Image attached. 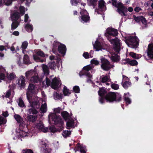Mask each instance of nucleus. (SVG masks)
I'll list each match as a JSON object with an SVG mask.
<instances>
[{
    "label": "nucleus",
    "instance_id": "obj_1",
    "mask_svg": "<svg viewBox=\"0 0 153 153\" xmlns=\"http://www.w3.org/2000/svg\"><path fill=\"white\" fill-rule=\"evenodd\" d=\"M106 31L105 35L107 36L108 40L111 44L113 45L114 51L119 53L120 50L121 44L120 40L116 37L118 34V31L114 28L110 27H108Z\"/></svg>",
    "mask_w": 153,
    "mask_h": 153
},
{
    "label": "nucleus",
    "instance_id": "obj_2",
    "mask_svg": "<svg viewBox=\"0 0 153 153\" xmlns=\"http://www.w3.org/2000/svg\"><path fill=\"white\" fill-rule=\"evenodd\" d=\"M125 39L126 44L131 48H136L139 45V40L136 36H130Z\"/></svg>",
    "mask_w": 153,
    "mask_h": 153
},
{
    "label": "nucleus",
    "instance_id": "obj_3",
    "mask_svg": "<svg viewBox=\"0 0 153 153\" xmlns=\"http://www.w3.org/2000/svg\"><path fill=\"white\" fill-rule=\"evenodd\" d=\"M49 121H51L54 122L53 124H64L63 120L59 115H57L55 113H52L48 115Z\"/></svg>",
    "mask_w": 153,
    "mask_h": 153
},
{
    "label": "nucleus",
    "instance_id": "obj_4",
    "mask_svg": "<svg viewBox=\"0 0 153 153\" xmlns=\"http://www.w3.org/2000/svg\"><path fill=\"white\" fill-rule=\"evenodd\" d=\"M61 115L64 120L66 122V124H74V119L72 118V114L69 113L66 111H63L61 113Z\"/></svg>",
    "mask_w": 153,
    "mask_h": 153
},
{
    "label": "nucleus",
    "instance_id": "obj_5",
    "mask_svg": "<svg viewBox=\"0 0 153 153\" xmlns=\"http://www.w3.org/2000/svg\"><path fill=\"white\" fill-rule=\"evenodd\" d=\"M101 68L104 71H109L111 68H113V66H114V65H112L110 64V62L105 58L101 59Z\"/></svg>",
    "mask_w": 153,
    "mask_h": 153
},
{
    "label": "nucleus",
    "instance_id": "obj_6",
    "mask_svg": "<svg viewBox=\"0 0 153 153\" xmlns=\"http://www.w3.org/2000/svg\"><path fill=\"white\" fill-rule=\"evenodd\" d=\"M80 20L83 23H89L90 21V18L89 13L85 10H82L80 12Z\"/></svg>",
    "mask_w": 153,
    "mask_h": 153
},
{
    "label": "nucleus",
    "instance_id": "obj_7",
    "mask_svg": "<svg viewBox=\"0 0 153 153\" xmlns=\"http://www.w3.org/2000/svg\"><path fill=\"white\" fill-rule=\"evenodd\" d=\"M35 85L33 84L30 83L26 92L27 97L30 103V102L33 95L35 94Z\"/></svg>",
    "mask_w": 153,
    "mask_h": 153
},
{
    "label": "nucleus",
    "instance_id": "obj_8",
    "mask_svg": "<svg viewBox=\"0 0 153 153\" xmlns=\"http://www.w3.org/2000/svg\"><path fill=\"white\" fill-rule=\"evenodd\" d=\"M25 77L22 75H21L16 80V83L19 89L22 90L25 87Z\"/></svg>",
    "mask_w": 153,
    "mask_h": 153
},
{
    "label": "nucleus",
    "instance_id": "obj_9",
    "mask_svg": "<svg viewBox=\"0 0 153 153\" xmlns=\"http://www.w3.org/2000/svg\"><path fill=\"white\" fill-rule=\"evenodd\" d=\"M116 11L118 12L121 16H127L126 13L127 12V7L125 6L121 3L118 5Z\"/></svg>",
    "mask_w": 153,
    "mask_h": 153
},
{
    "label": "nucleus",
    "instance_id": "obj_10",
    "mask_svg": "<svg viewBox=\"0 0 153 153\" xmlns=\"http://www.w3.org/2000/svg\"><path fill=\"white\" fill-rule=\"evenodd\" d=\"M39 56L42 57H45V54L41 50H39L36 53V54L33 55L34 60L37 62H43L45 60V59H41Z\"/></svg>",
    "mask_w": 153,
    "mask_h": 153
},
{
    "label": "nucleus",
    "instance_id": "obj_11",
    "mask_svg": "<svg viewBox=\"0 0 153 153\" xmlns=\"http://www.w3.org/2000/svg\"><path fill=\"white\" fill-rule=\"evenodd\" d=\"M116 97L115 93L110 91L106 95L105 99L108 102H113L115 100Z\"/></svg>",
    "mask_w": 153,
    "mask_h": 153
},
{
    "label": "nucleus",
    "instance_id": "obj_12",
    "mask_svg": "<svg viewBox=\"0 0 153 153\" xmlns=\"http://www.w3.org/2000/svg\"><path fill=\"white\" fill-rule=\"evenodd\" d=\"M61 84L60 81L56 77H55L52 80L51 86L52 88L54 89H56L59 88Z\"/></svg>",
    "mask_w": 153,
    "mask_h": 153
},
{
    "label": "nucleus",
    "instance_id": "obj_13",
    "mask_svg": "<svg viewBox=\"0 0 153 153\" xmlns=\"http://www.w3.org/2000/svg\"><path fill=\"white\" fill-rule=\"evenodd\" d=\"M58 51L59 53L64 56L66 51V46L64 44L60 43L58 46Z\"/></svg>",
    "mask_w": 153,
    "mask_h": 153
},
{
    "label": "nucleus",
    "instance_id": "obj_14",
    "mask_svg": "<svg viewBox=\"0 0 153 153\" xmlns=\"http://www.w3.org/2000/svg\"><path fill=\"white\" fill-rule=\"evenodd\" d=\"M2 114L4 117L0 115V124H5L7 121L5 117H7L9 114L8 111H6L3 113Z\"/></svg>",
    "mask_w": 153,
    "mask_h": 153
},
{
    "label": "nucleus",
    "instance_id": "obj_15",
    "mask_svg": "<svg viewBox=\"0 0 153 153\" xmlns=\"http://www.w3.org/2000/svg\"><path fill=\"white\" fill-rule=\"evenodd\" d=\"M30 81L33 83H38L40 82L42 80H41L39 77L38 76V74L36 73L33 76L31 77V78L29 80Z\"/></svg>",
    "mask_w": 153,
    "mask_h": 153
},
{
    "label": "nucleus",
    "instance_id": "obj_16",
    "mask_svg": "<svg viewBox=\"0 0 153 153\" xmlns=\"http://www.w3.org/2000/svg\"><path fill=\"white\" fill-rule=\"evenodd\" d=\"M147 53L148 57L150 59H153V44L150 46L148 45Z\"/></svg>",
    "mask_w": 153,
    "mask_h": 153
},
{
    "label": "nucleus",
    "instance_id": "obj_17",
    "mask_svg": "<svg viewBox=\"0 0 153 153\" xmlns=\"http://www.w3.org/2000/svg\"><path fill=\"white\" fill-rule=\"evenodd\" d=\"M36 73L34 71L32 70L27 71L25 73V77L27 79L29 80L31 77L34 75Z\"/></svg>",
    "mask_w": 153,
    "mask_h": 153
},
{
    "label": "nucleus",
    "instance_id": "obj_18",
    "mask_svg": "<svg viewBox=\"0 0 153 153\" xmlns=\"http://www.w3.org/2000/svg\"><path fill=\"white\" fill-rule=\"evenodd\" d=\"M107 92L106 90V88L104 87L100 88L98 91V94L99 96H105Z\"/></svg>",
    "mask_w": 153,
    "mask_h": 153
},
{
    "label": "nucleus",
    "instance_id": "obj_19",
    "mask_svg": "<svg viewBox=\"0 0 153 153\" xmlns=\"http://www.w3.org/2000/svg\"><path fill=\"white\" fill-rule=\"evenodd\" d=\"M105 3L103 0H101L99 1L98 7L99 10L103 11L105 10L104 7L105 6Z\"/></svg>",
    "mask_w": 153,
    "mask_h": 153
},
{
    "label": "nucleus",
    "instance_id": "obj_20",
    "mask_svg": "<svg viewBox=\"0 0 153 153\" xmlns=\"http://www.w3.org/2000/svg\"><path fill=\"white\" fill-rule=\"evenodd\" d=\"M20 18V15L19 12L16 11L11 16L12 21H18L17 20Z\"/></svg>",
    "mask_w": 153,
    "mask_h": 153
},
{
    "label": "nucleus",
    "instance_id": "obj_21",
    "mask_svg": "<svg viewBox=\"0 0 153 153\" xmlns=\"http://www.w3.org/2000/svg\"><path fill=\"white\" fill-rule=\"evenodd\" d=\"M27 118L28 121L33 123L37 120V116L28 114L27 116Z\"/></svg>",
    "mask_w": 153,
    "mask_h": 153
},
{
    "label": "nucleus",
    "instance_id": "obj_22",
    "mask_svg": "<svg viewBox=\"0 0 153 153\" xmlns=\"http://www.w3.org/2000/svg\"><path fill=\"white\" fill-rule=\"evenodd\" d=\"M94 48L95 49V51H98L102 48V46L100 42L96 40L94 44H93Z\"/></svg>",
    "mask_w": 153,
    "mask_h": 153
},
{
    "label": "nucleus",
    "instance_id": "obj_23",
    "mask_svg": "<svg viewBox=\"0 0 153 153\" xmlns=\"http://www.w3.org/2000/svg\"><path fill=\"white\" fill-rule=\"evenodd\" d=\"M35 127L37 128L44 132H46L48 131V127H45L44 125H36Z\"/></svg>",
    "mask_w": 153,
    "mask_h": 153
},
{
    "label": "nucleus",
    "instance_id": "obj_24",
    "mask_svg": "<svg viewBox=\"0 0 153 153\" xmlns=\"http://www.w3.org/2000/svg\"><path fill=\"white\" fill-rule=\"evenodd\" d=\"M128 61H127V62L128 63V64L131 66H136L138 64V62L136 60H131L128 58Z\"/></svg>",
    "mask_w": 153,
    "mask_h": 153
},
{
    "label": "nucleus",
    "instance_id": "obj_25",
    "mask_svg": "<svg viewBox=\"0 0 153 153\" xmlns=\"http://www.w3.org/2000/svg\"><path fill=\"white\" fill-rule=\"evenodd\" d=\"M25 28L26 30L29 33L31 32L33 30V25L29 24H26Z\"/></svg>",
    "mask_w": 153,
    "mask_h": 153
},
{
    "label": "nucleus",
    "instance_id": "obj_26",
    "mask_svg": "<svg viewBox=\"0 0 153 153\" xmlns=\"http://www.w3.org/2000/svg\"><path fill=\"white\" fill-rule=\"evenodd\" d=\"M42 69L44 74L47 76L49 74V68L48 66L45 65H43L42 66Z\"/></svg>",
    "mask_w": 153,
    "mask_h": 153
},
{
    "label": "nucleus",
    "instance_id": "obj_27",
    "mask_svg": "<svg viewBox=\"0 0 153 153\" xmlns=\"http://www.w3.org/2000/svg\"><path fill=\"white\" fill-rule=\"evenodd\" d=\"M77 146L78 147V150H80V152L81 153H86L85 147V146H83L81 145L79 143L77 144Z\"/></svg>",
    "mask_w": 153,
    "mask_h": 153
},
{
    "label": "nucleus",
    "instance_id": "obj_28",
    "mask_svg": "<svg viewBox=\"0 0 153 153\" xmlns=\"http://www.w3.org/2000/svg\"><path fill=\"white\" fill-rule=\"evenodd\" d=\"M111 59L114 62H118L120 59V56L117 54H115L114 55H112Z\"/></svg>",
    "mask_w": 153,
    "mask_h": 153
},
{
    "label": "nucleus",
    "instance_id": "obj_29",
    "mask_svg": "<svg viewBox=\"0 0 153 153\" xmlns=\"http://www.w3.org/2000/svg\"><path fill=\"white\" fill-rule=\"evenodd\" d=\"M79 75L81 76L83 75H85L88 78H91L92 77V75L88 72H84L83 71H80L79 73Z\"/></svg>",
    "mask_w": 153,
    "mask_h": 153
},
{
    "label": "nucleus",
    "instance_id": "obj_30",
    "mask_svg": "<svg viewBox=\"0 0 153 153\" xmlns=\"http://www.w3.org/2000/svg\"><path fill=\"white\" fill-rule=\"evenodd\" d=\"M19 22L18 21H13L11 24V29L13 30L16 28L19 24Z\"/></svg>",
    "mask_w": 153,
    "mask_h": 153
},
{
    "label": "nucleus",
    "instance_id": "obj_31",
    "mask_svg": "<svg viewBox=\"0 0 153 153\" xmlns=\"http://www.w3.org/2000/svg\"><path fill=\"white\" fill-rule=\"evenodd\" d=\"M88 4L90 6H93L94 8L96 6L98 0H87Z\"/></svg>",
    "mask_w": 153,
    "mask_h": 153
},
{
    "label": "nucleus",
    "instance_id": "obj_32",
    "mask_svg": "<svg viewBox=\"0 0 153 153\" xmlns=\"http://www.w3.org/2000/svg\"><path fill=\"white\" fill-rule=\"evenodd\" d=\"M23 61L24 64H29L30 63L29 56L27 54H25L24 56Z\"/></svg>",
    "mask_w": 153,
    "mask_h": 153
},
{
    "label": "nucleus",
    "instance_id": "obj_33",
    "mask_svg": "<svg viewBox=\"0 0 153 153\" xmlns=\"http://www.w3.org/2000/svg\"><path fill=\"white\" fill-rule=\"evenodd\" d=\"M7 78L10 80H12L16 77V75L13 73H7Z\"/></svg>",
    "mask_w": 153,
    "mask_h": 153
},
{
    "label": "nucleus",
    "instance_id": "obj_34",
    "mask_svg": "<svg viewBox=\"0 0 153 153\" xmlns=\"http://www.w3.org/2000/svg\"><path fill=\"white\" fill-rule=\"evenodd\" d=\"M49 67L51 69L54 70L56 67V64L54 61L48 63Z\"/></svg>",
    "mask_w": 153,
    "mask_h": 153
},
{
    "label": "nucleus",
    "instance_id": "obj_35",
    "mask_svg": "<svg viewBox=\"0 0 153 153\" xmlns=\"http://www.w3.org/2000/svg\"><path fill=\"white\" fill-rule=\"evenodd\" d=\"M14 117L16 121L19 123H20L23 121L22 118L19 114H15Z\"/></svg>",
    "mask_w": 153,
    "mask_h": 153
},
{
    "label": "nucleus",
    "instance_id": "obj_36",
    "mask_svg": "<svg viewBox=\"0 0 153 153\" xmlns=\"http://www.w3.org/2000/svg\"><path fill=\"white\" fill-rule=\"evenodd\" d=\"M92 69V67L90 65H88L87 66H84L82 68V70L81 71H83L84 72H88L89 71L91 70Z\"/></svg>",
    "mask_w": 153,
    "mask_h": 153
},
{
    "label": "nucleus",
    "instance_id": "obj_37",
    "mask_svg": "<svg viewBox=\"0 0 153 153\" xmlns=\"http://www.w3.org/2000/svg\"><path fill=\"white\" fill-rule=\"evenodd\" d=\"M63 93L65 96L69 95L71 93L69 91V90L67 88L66 86H64L63 91Z\"/></svg>",
    "mask_w": 153,
    "mask_h": 153
},
{
    "label": "nucleus",
    "instance_id": "obj_38",
    "mask_svg": "<svg viewBox=\"0 0 153 153\" xmlns=\"http://www.w3.org/2000/svg\"><path fill=\"white\" fill-rule=\"evenodd\" d=\"M71 134L70 131H63L62 133V135L64 138H66L69 137Z\"/></svg>",
    "mask_w": 153,
    "mask_h": 153
},
{
    "label": "nucleus",
    "instance_id": "obj_39",
    "mask_svg": "<svg viewBox=\"0 0 153 153\" xmlns=\"http://www.w3.org/2000/svg\"><path fill=\"white\" fill-rule=\"evenodd\" d=\"M129 55L134 59H138L140 58L138 54L133 52H131L129 53Z\"/></svg>",
    "mask_w": 153,
    "mask_h": 153
},
{
    "label": "nucleus",
    "instance_id": "obj_40",
    "mask_svg": "<svg viewBox=\"0 0 153 153\" xmlns=\"http://www.w3.org/2000/svg\"><path fill=\"white\" fill-rule=\"evenodd\" d=\"M131 83L129 81H126L122 85L123 87L125 89H127L131 86Z\"/></svg>",
    "mask_w": 153,
    "mask_h": 153
},
{
    "label": "nucleus",
    "instance_id": "obj_41",
    "mask_svg": "<svg viewBox=\"0 0 153 153\" xmlns=\"http://www.w3.org/2000/svg\"><path fill=\"white\" fill-rule=\"evenodd\" d=\"M116 97L115 100L114 101L117 102H119L122 100V97L121 95L118 93H116Z\"/></svg>",
    "mask_w": 153,
    "mask_h": 153
},
{
    "label": "nucleus",
    "instance_id": "obj_42",
    "mask_svg": "<svg viewBox=\"0 0 153 153\" xmlns=\"http://www.w3.org/2000/svg\"><path fill=\"white\" fill-rule=\"evenodd\" d=\"M18 105L19 107L21 108L25 107L23 100L21 97L19 98V99Z\"/></svg>",
    "mask_w": 153,
    "mask_h": 153
},
{
    "label": "nucleus",
    "instance_id": "obj_43",
    "mask_svg": "<svg viewBox=\"0 0 153 153\" xmlns=\"http://www.w3.org/2000/svg\"><path fill=\"white\" fill-rule=\"evenodd\" d=\"M53 96L54 97L55 100H60L62 99V96L60 94H59L57 92H55L53 94Z\"/></svg>",
    "mask_w": 153,
    "mask_h": 153
},
{
    "label": "nucleus",
    "instance_id": "obj_44",
    "mask_svg": "<svg viewBox=\"0 0 153 153\" xmlns=\"http://www.w3.org/2000/svg\"><path fill=\"white\" fill-rule=\"evenodd\" d=\"M28 112L30 114H36L37 113V111L34 108H30L28 110Z\"/></svg>",
    "mask_w": 153,
    "mask_h": 153
},
{
    "label": "nucleus",
    "instance_id": "obj_45",
    "mask_svg": "<svg viewBox=\"0 0 153 153\" xmlns=\"http://www.w3.org/2000/svg\"><path fill=\"white\" fill-rule=\"evenodd\" d=\"M43 153H51V149L49 148L46 147V148H42V150Z\"/></svg>",
    "mask_w": 153,
    "mask_h": 153
},
{
    "label": "nucleus",
    "instance_id": "obj_46",
    "mask_svg": "<svg viewBox=\"0 0 153 153\" xmlns=\"http://www.w3.org/2000/svg\"><path fill=\"white\" fill-rule=\"evenodd\" d=\"M123 98L124 100L126 102L127 104H130L131 103V101L130 99L128 97H127L126 96H124Z\"/></svg>",
    "mask_w": 153,
    "mask_h": 153
},
{
    "label": "nucleus",
    "instance_id": "obj_47",
    "mask_svg": "<svg viewBox=\"0 0 153 153\" xmlns=\"http://www.w3.org/2000/svg\"><path fill=\"white\" fill-rule=\"evenodd\" d=\"M111 2L113 6H114L115 7L117 8L118 5L120 3H121L122 2L117 1V0H111Z\"/></svg>",
    "mask_w": 153,
    "mask_h": 153
},
{
    "label": "nucleus",
    "instance_id": "obj_48",
    "mask_svg": "<svg viewBox=\"0 0 153 153\" xmlns=\"http://www.w3.org/2000/svg\"><path fill=\"white\" fill-rule=\"evenodd\" d=\"M73 91L76 93H78L80 92V88L77 85L74 86L73 88Z\"/></svg>",
    "mask_w": 153,
    "mask_h": 153
},
{
    "label": "nucleus",
    "instance_id": "obj_49",
    "mask_svg": "<svg viewBox=\"0 0 153 153\" xmlns=\"http://www.w3.org/2000/svg\"><path fill=\"white\" fill-rule=\"evenodd\" d=\"M133 16L134 19L137 22H139L141 21V17L142 16H139L136 17L135 15H133Z\"/></svg>",
    "mask_w": 153,
    "mask_h": 153
},
{
    "label": "nucleus",
    "instance_id": "obj_50",
    "mask_svg": "<svg viewBox=\"0 0 153 153\" xmlns=\"http://www.w3.org/2000/svg\"><path fill=\"white\" fill-rule=\"evenodd\" d=\"M28 43L27 41L23 42L21 48L22 50L25 49L27 47Z\"/></svg>",
    "mask_w": 153,
    "mask_h": 153
},
{
    "label": "nucleus",
    "instance_id": "obj_51",
    "mask_svg": "<svg viewBox=\"0 0 153 153\" xmlns=\"http://www.w3.org/2000/svg\"><path fill=\"white\" fill-rule=\"evenodd\" d=\"M49 129L52 132H55L58 131V129L55 128L53 125L50 126Z\"/></svg>",
    "mask_w": 153,
    "mask_h": 153
},
{
    "label": "nucleus",
    "instance_id": "obj_52",
    "mask_svg": "<svg viewBox=\"0 0 153 153\" xmlns=\"http://www.w3.org/2000/svg\"><path fill=\"white\" fill-rule=\"evenodd\" d=\"M81 0H71V2L72 5L76 6L77 4L80 3Z\"/></svg>",
    "mask_w": 153,
    "mask_h": 153
},
{
    "label": "nucleus",
    "instance_id": "obj_53",
    "mask_svg": "<svg viewBox=\"0 0 153 153\" xmlns=\"http://www.w3.org/2000/svg\"><path fill=\"white\" fill-rule=\"evenodd\" d=\"M47 107L46 105H42L41 106L40 110L42 112L45 113L46 111Z\"/></svg>",
    "mask_w": 153,
    "mask_h": 153
},
{
    "label": "nucleus",
    "instance_id": "obj_54",
    "mask_svg": "<svg viewBox=\"0 0 153 153\" xmlns=\"http://www.w3.org/2000/svg\"><path fill=\"white\" fill-rule=\"evenodd\" d=\"M7 77L3 73H0V79L6 81Z\"/></svg>",
    "mask_w": 153,
    "mask_h": 153
},
{
    "label": "nucleus",
    "instance_id": "obj_55",
    "mask_svg": "<svg viewBox=\"0 0 153 153\" xmlns=\"http://www.w3.org/2000/svg\"><path fill=\"white\" fill-rule=\"evenodd\" d=\"M111 88L114 90H117L119 89V86L117 84L113 83L111 85Z\"/></svg>",
    "mask_w": 153,
    "mask_h": 153
},
{
    "label": "nucleus",
    "instance_id": "obj_56",
    "mask_svg": "<svg viewBox=\"0 0 153 153\" xmlns=\"http://www.w3.org/2000/svg\"><path fill=\"white\" fill-rule=\"evenodd\" d=\"M19 8L21 14L23 15L25 13V8L24 7L21 6Z\"/></svg>",
    "mask_w": 153,
    "mask_h": 153
},
{
    "label": "nucleus",
    "instance_id": "obj_57",
    "mask_svg": "<svg viewBox=\"0 0 153 153\" xmlns=\"http://www.w3.org/2000/svg\"><path fill=\"white\" fill-rule=\"evenodd\" d=\"M105 99V96H100L99 98V102L101 104H103L104 103V100Z\"/></svg>",
    "mask_w": 153,
    "mask_h": 153
},
{
    "label": "nucleus",
    "instance_id": "obj_58",
    "mask_svg": "<svg viewBox=\"0 0 153 153\" xmlns=\"http://www.w3.org/2000/svg\"><path fill=\"white\" fill-rule=\"evenodd\" d=\"M40 143L41 145H42V146L41 147V150H42V148H46L47 147L48 144H46L45 142H44L43 141H41Z\"/></svg>",
    "mask_w": 153,
    "mask_h": 153
},
{
    "label": "nucleus",
    "instance_id": "obj_59",
    "mask_svg": "<svg viewBox=\"0 0 153 153\" xmlns=\"http://www.w3.org/2000/svg\"><path fill=\"white\" fill-rule=\"evenodd\" d=\"M141 18V22L144 25H146L147 21L145 18L142 16Z\"/></svg>",
    "mask_w": 153,
    "mask_h": 153
},
{
    "label": "nucleus",
    "instance_id": "obj_60",
    "mask_svg": "<svg viewBox=\"0 0 153 153\" xmlns=\"http://www.w3.org/2000/svg\"><path fill=\"white\" fill-rule=\"evenodd\" d=\"M91 64H95V65H97L99 64V62L94 59H92L91 61Z\"/></svg>",
    "mask_w": 153,
    "mask_h": 153
},
{
    "label": "nucleus",
    "instance_id": "obj_61",
    "mask_svg": "<svg viewBox=\"0 0 153 153\" xmlns=\"http://www.w3.org/2000/svg\"><path fill=\"white\" fill-rule=\"evenodd\" d=\"M23 153H33L32 150L30 149H24L22 150Z\"/></svg>",
    "mask_w": 153,
    "mask_h": 153
},
{
    "label": "nucleus",
    "instance_id": "obj_62",
    "mask_svg": "<svg viewBox=\"0 0 153 153\" xmlns=\"http://www.w3.org/2000/svg\"><path fill=\"white\" fill-rule=\"evenodd\" d=\"M108 76H105L102 78L101 82L103 83H105L107 82L108 81Z\"/></svg>",
    "mask_w": 153,
    "mask_h": 153
},
{
    "label": "nucleus",
    "instance_id": "obj_63",
    "mask_svg": "<svg viewBox=\"0 0 153 153\" xmlns=\"http://www.w3.org/2000/svg\"><path fill=\"white\" fill-rule=\"evenodd\" d=\"M61 110V109L59 107H58L57 108L54 109V111L55 113H60Z\"/></svg>",
    "mask_w": 153,
    "mask_h": 153
},
{
    "label": "nucleus",
    "instance_id": "obj_64",
    "mask_svg": "<svg viewBox=\"0 0 153 153\" xmlns=\"http://www.w3.org/2000/svg\"><path fill=\"white\" fill-rule=\"evenodd\" d=\"M82 56L85 59H88L90 57L89 55L87 52H84Z\"/></svg>",
    "mask_w": 153,
    "mask_h": 153
}]
</instances>
